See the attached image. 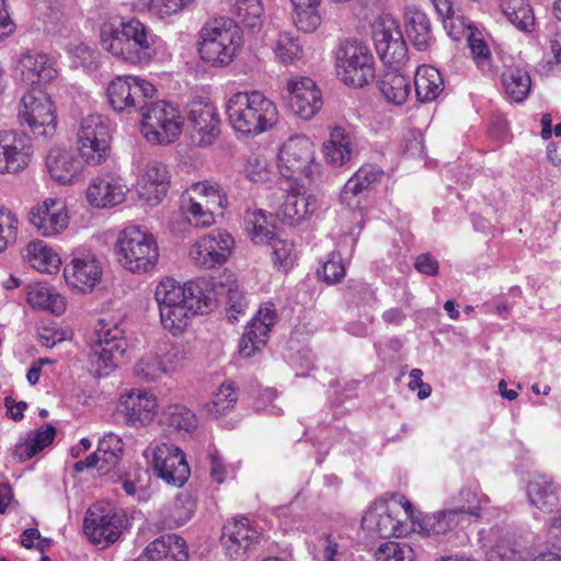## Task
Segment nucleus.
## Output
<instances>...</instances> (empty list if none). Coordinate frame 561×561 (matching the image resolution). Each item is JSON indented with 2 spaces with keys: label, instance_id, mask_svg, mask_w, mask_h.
<instances>
[{
  "label": "nucleus",
  "instance_id": "1",
  "mask_svg": "<svg viewBox=\"0 0 561 561\" xmlns=\"http://www.w3.org/2000/svg\"><path fill=\"white\" fill-rule=\"evenodd\" d=\"M154 299L163 329L178 335L188 325L193 316L211 310L216 304V293L206 278L182 285L174 278L164 277L156 286Z\"/></svg>",
  "mask_w": 561,
  "mask_h": 561
},
{
  "label": "nucleus",
  "instance_id": "2",
  "mask_svg": "<svg viewBox=\"0 0 561 561\" xmlns=\"http://www.w3.org/2000/svg\"><path fill=\"white\" fill-rule=\"evenodd\" d=\"M161 39L139 19L108 22L101 27V45L114 57L131 65H148L157 55Z\"/></svg>",
  "mask_w": 561,
  "mask_h": 561
},
{
  "label": "nucleus",
  "instance_id": "3",
  "mask_svg": "<svg viewBox=\"0 0 561 561\" xmlns=\"http://www.w3.org/2000/svg\"><path fill=\"white\" fill-rule=\"evenodd\" d=\"M226 112L231 127L244 135H259L268 130L278 117L275 103L256 90L232 94Z\"/></svg>",
  "mask_w": 561,
  "mask_h": 561
},
{
  "label": "nucleus",
  "instance_id": "4",
  "mask_svg": "<svg viewBox=\"0 0 561 561\" xmlns=\"http://www.w3.org/2000/svg\"><path fill=\"white\" fill-rule=\"evenodd\" d=\"M115 254L122 267L133 274L152 271L160 256L153 234L139 226L126 227L118 233Z\"/></svg>",
  "mask_w": 561,
  "mask_h": 561
},
{
  "label": "nucleus",
  "instance_id": "5",
  "mask_svg": "<svg viewBox=\"0 0 561 561\" xmlns=\"http://www.w3.org/2000/svg\"><path fill=\"white\" fill-rule=\"evenodd\" d=\"M199 38L201 58L216 67L229 65L242 45L241 30L230 19L208 22L201 30Z\"/></svg>",
  "mask_w": 561,
  "mask_h": 561
},
{
  "label": "nucleus",
  "instance_id": "6",
  "mask_svg": "<svg viewBox=\"0 0 561 561\" xmlns=\"http://www.w3.org/2000/svg\"><path fill=\"white\" fill-rule=\"evenodd\" d=\"M278 170L284 178L318 182L322 165L316 158L314 144L305 136L290 137L278 151Z\"/></svg>",
  "mask_w": 561,
  "mask_h": 561
},
{
  "label": "nucleus",
  "instance_id": "7",
  "mask_svg": "<svg viewBox=\"0 0 561 561\" xmlns=\"http://www.w3.org/2000/svg\"><path fill=\"white\" fill-rule=\"evenodd\" d=\"M184 118L179 107L167 101L146 102L141 108V133L152 145H169L182 133Z\"/></svg>",
  "mask_w": 561,
  "mask_h": 561
},
{
  "label": "nucleus",
  "instance_id": "8",
  "mask_svg": "<svg viewBox=\"0 0 561 561\" xmlns=\"http://www.w3.org/2000/svg\"><path fill=\"white\" fill-rule=\"evenodd\" d=\"M337 75L341 80L362 88L375 78V60L368 46L356 38L343 41L336 51Z\"/></svg>",
  "mask_w": 561,
  "mask_h": 561
},
{
  "label": "nucleus",
  "instance_id": "9",
  "mask_svg": "<svg viewBox=\"0 0 561 561\" xmlns=\"http://www.w3.org/2000/svg\"><path fill=\"white\" fill-rule=\"evenodd\" d=\"M156 477L167 484L182 486L191 470L182 449L171 443L152 440L142 453Z\"/></svg>",
  "mask_w": 561,
  "mask_h": 561
},
{
  "label": "nucleus",
  "instance_id": "10",
  "mask_svg": "<svg viewBox=\"0 0 561 561\" xmlns=\"http://www.w3.org/2000/svg\"><path fill=\"white\" fill-rule=\"evenodd\" d=\"M95 334L98 340L92 346L90 362L98 376H107L124 358L127 342L123 329L104 319L99 320Z\"/></svg>",
  "mask_w": 561,
  "mask_h": 561
},
{
  "label": "nucleus",
  "instance_id": "11",
  "mask_svg": "<svg viewBox=\"0 0 561 561\" xmlns=\"http://www.w3.org/2000/svg\"><path fill=\"white\" fill-rule=\"evenodd\" d=\"M19 118L35 138H50L57 127V116L50 96L43 90H28L21 99Z\"/></svg>",
  "mask_w": 561,
  "mask_h": 561
},
{
  "label": "nucleus",
  "instance_id": "12",
  "mask_svg": "<svg viewBox=\"0 0 561 561\" xmlns=\"http://www.w3.org/2000/svg\"><path fill=\"white\" fill-rule=\"evenodd\" d=\"M111 124L102 115H89L81 121L78 131V150L85 163L98 165L106 160L110 151Z\"/></svg>",
  "mask_w": 561,
  "mask_h": 561
},
{
  "label": "nucleus",
  "instance_id": "13",
  "mask_svg": "<svg viewBox=\"0 0 561 561\" xmlns=\"http://www.w3.org/2000/svg\"><path fill=\"white\" fill-rule=\"evenodd\" d=\"M126 525L127 518L124 513L98 503L88 510L83 531L92 542L108 546L119 538Z\"/></svg>",
  "mask_w": 561,
  "mask_h": 561
},
{
  "label": "nucleus",
  "instance_id": "14",
  "mask_svg": "<svg viewBox=\"0 0 561 561\" xmlns=\"http://www.w3.org/2000/svg\"><path fill=\"white\" fill-rule=\"evenodd\" d=\"M156 88L149 81L136 76L116 77L107 87V99L116 112H130L141 108L148 99L156 94Z\"/></svg>",
  "mask_w": 561,
  "mask_h": 561
},
{
  "label": "nucleus",
  "instance_id": "15",
  "mask_svg": "<svg viewBox=\"0 0 561 561\" xmlns=\"http://www.w3.org/2000/svg\"><path fill=\"white\" fill-rule=\"evenodd\" d=\"M373 39L380 59L388 65H400L407 59V44L399 24L391 15L379 16L373 23Z\"/></svg>",
  "mask_w": 561,
  "mask_h": 561
},
{
  "label": "nucleus",
  "instance_id": "16",
  "mask_svg": "<svg viewBox=\"0 0 561 561\" xmlns=\"http://www.w3.org/2000/svg\"><path fill=\"white\" fill-rule=\"evenodd\" d=\"M234 240L225 230H214L199 238L190 250L192 262L203 268L222 265L231 254Z\"/></svg>",
  "mask_w": 561,
  "mask_h": 561
},
{
  "label": "nucleus",
  "instance_id": "17",
  "mask_svg": "<svg viewBox=\"0 0 561 561\" xmlns=\"http://www.w3.org/2000/svg\"><path fill=\"white\" fill-rule=\"evenodd\" d=\"M157 410L156 396L139 389L123 394L117 405L125 425L137 430L148 426L157 416Z\"/></svg>",
  "mask_w": 561,
  "mask_h": 561
},
{
  "label": "nucleus",
  "instance_id": "18",
  "mask_svg": "<svg viewBox=\"0 0 561 561\" xmlns=\"http://www.w3.org/2000/svg\"><path fill=\"white\" fill-rule=\"evenodd\" d=\"M33 147L24 134L0 131V174L18 173L31 162Z\"/></svg>",
  "mask_w": 561,
  "mask_h": 561
},
{
  "label": "nucleus",
  "instance_id": "19",
  "mask_svg": "<svg viewBox=\"0 0 561 561\" xmlns=\"http://www.w3.org/2000/svg\"><path fill=\"white\" fill-rule=\"evenodd\" d=\"M170 179L165 164L154 160L148 161L138 167L136 192L148 204L158 205L167 195Z\"/></svg>",
  "mask_w": 561,
  "mask_h": 561
},
{
  "label": "nucleus",
  "instance_id": "20",
  "mask_svg": "<svg viewBox=\"0 0 561 561\" xmlns=\"http://www.w3.org/2000/svg\"><path fill=\"white\" fill-rule=\"evenodd\" d=\"M20 81L30 90H43L58 76L55 60L46 54L27 51L18 62Z\"/></svg>",
  "mask_w": 561,
  "mask_h": 561
},
{
  "label": "nucleus",
  "instance_id": "21",
  "mask_svg": "<svg viewBox=\"0 0 561 561\" xmlns=\"http://www.w3.org/2000/svg\"><path fill=\"white\" fill-rule=\"evenodd\" d=\"M362 527L371 537H404L409 533L405 523L394 516L393 508L383 501L373 503L362 519Z\"/></svg>",
  "mask_w": 561,
  "mask_h": 561
},
{
  "label": "nucleus",
  "instance_id": "22",
  "mask_svg": "<svg viewBox=\"0 0 561 561\" xmlns=\"http://www.w3.org/2000/svg\"><path fill=\"white\" fill-rule=\"evenodd\" d=\"M288 105L294 115L310 119L322 107V93L314 81L301 77L287 82Z\"/></svg>",
  "mask_w": 561,
  "mask_h": 561
},
{
  "label": "nucleus",
  "instance_id": "23",
  "mask_svg": "<svg viewBox=\"0 0 561 561\" xmlns=\"http://www.w3.org/2000/svg\"><path fill=\"white\" fill-rule=\"evenodd\" d=\"M30 221L37 232L44 237L60 234L69 224L66 204L58 198H47L33 207Z\"/></svg>",
  "mask_w": 561,
  "mask_h": 561
},
{
  "label": "nucleus",
  "instance_id": "24",
  "mask_svg": "<svg viewBox=\"0 0 561 561\" xmlns=\"http://www.w3.org/2000/svg\"><path fill=\"white\" fill-rule=\"evenodd\" d=\"M191 139L199 147L211 146L220 134V118L210 103H193L188 111Z\"/></svg>",
  "mask_w": 561,
  "mask_h": 561
},
{
  "label": "nucleus",
  "instance_id": "25",
  "mask_svg": "<svg viewBox=\"0 0 561 561\" xmlns=\"http://www.w3.org/2000/svg\"><path fill=\"white\" fill-rule=\"evenodd\" d=\"M260 537V533L251 526L247 517L232 518L224 525L221 545L226 554L237 560L252 549Z\"/></svg>",
  "mask_w": 561,
  "mask_h": 561
},
{
  "label": "nucleus",
  "instance_id": "26",
  "mask_svg": "<svg viewBox=\"0 0 561 561\" xmlns=\"http://www.w3.org/2000/svg\"><path fill=\"white\" fill-rule=\"evenodd\" d=\"M275 322L276 311L274 307L272 305L261 307L240 339V356L249 358L260 352L265 346Z\"/></svg>",
  "mask_w": 561,
  "mask_h": 561
},
{
  "label": "nucleus",
  "instance_id": "27",
  "mask_svg": "<svg viewBox=\"0 0 561 561\" xmlns=\"http://www.w3.org/2000/svg\"><path fill=\"white\" fill-rule=\"evenodd\" d=\"M383 171L376 164L362 165L343 186L340 199L348 208H357L360 197L370 192L380 183Z\"/></svg>",
  "mask_w": 561,
  "mask_h": 561
},
{
  "label": "nucleus",
  "instance_id": "28",
  "mask_svg": "<svg viewBox=\"0 0 561 561\" xmlns=\"http://www.w3.org/2000/svg\"><path fill=\"white\" fill-rule=\"evenodd\" d=\"M357 149L356 136L345 127H330L329 138L322 145L325 162L332 168H341L351 162Z\"/></svg>",
  "mask_w": 561,
  "mask_h": 561
},
{
  "label": "nucleus",
  "instance_id": "29",
  "mask_svg": "<svg viewBox=\"0 0 561 561\" xmlns=\"http://www.w3.org/2000/svg\"><path fill=\"white\" fill-rule=\"evenodd\" d=\"M319 198L301 188L289 191L282 204L277 216L289 226H299L319 209Z\"/></svg>",
  "mask_w": 561,
  "mask_h": 561
},
{
  "label": "nucleus",
  "instance_id": "30",
  "mask_svg": "<svg viewBox=\"0 0 561 561\" xmlns=\"http://www.w3.org/2000/svg\"><path fill=\"white\" fill-rule=\"evenodd\" d=\"M67 284L81 293L92 290L101 280L102 267L93 256L75 257L64 268Z\"/></svg>",
  "mask_w": 561,
  "mask_h": 561
},
{
  "label": "nucleus",
  "instance_id": "31",
  "mask_svg": "<svg viewBox=\"0 0 561 561\" xmlns=\"http://www.w3.org/2000/svg\"><path fill=\"white\" fill-rule=\"evenodd\" d=\"M142 561H187L186 541L176 534H165L151 541L141 554Z\"/></svg>",
  "mask_w": 561,
  "mask_h": 561
},
{
  "label": "nucleus",
  "instance_id": "32",
  "mask_svg": "<svg viewBox=\"0 0 561 561\" xmlns=\"http://www.w3.org/2000/svg\"><path fill=\"white\" fill-rule=\"evenodd\" d=\"M501 84L507 99L513 102H523L531 89V79L528 70L519 62L511 58L503 60Z\"/></svg>",
  "mask_w": 561,
  "mask_h": 561
},
{
  "label": "nucleus",
  "instance_id": "33",
  "mask_svg": "<svg viewBox=\"0 0 561 561\" xmlns=\"http://www.w3.org/2000/svg\"><path fill=\"white\" fill-rule=\"evenodd\" d=\"M46 167L51 179L60 184H72L80 178L81 161L67 149L53 148L47 158Z\"/></svg>",
  "mask_w": 561,
  "mask_h": 561
},
{
  "label": "nucleus",
  "instance_id": "34",
  "mask_svg": "<svg viewBox=\"0 0 561 561\" xmlns=\"http://www.w3.org/2000/svg\"><path fill=\"white\" fill-rule=\"evenodd\" d=\"M125 186L112 176L96 178L87 190V198L99 208L114 207L125 199Z\"/></svg>",
  "mask_w": 561,
  "mask_h": 561
},
{
  "label": "nucleus",
  "instance_id": "35",
  "mask_svg": "<svg viewBox=\"0 0 561 561\" xmlns=\"http://www.w3.org/2000/svg\"><path fill=\"white\" fill-rule=\"evenodd\" d=\"M529 503L543 513H553L561 510V485L539 478L527 485Z\"/></svg>",
  "mask_w": 561,
  "mask_h": 561
},
{
  "label": "nucleus",
  "instance_id": "36",
  "mask_svg": "<svg viewBox=\"0 0 561 561\" xmlns=\"http://www.w3.org/2000/svg\"><path fill=\"white\" fill-rule=\"evenodd\" d=\"M404 24L412 45L417 50H426L434 39L427 15L416 7H409L404 12Z\"/></svg>",
  "mask_w": 561,
  "mask_h": 561
},
{
  "label": "nucleus",
  "instance_id": "37",
  "mask_svg": "<svg viewBox=\"0 0 561 561\" xmlns=\"http://www.w3.org/2000/svg\"><path fill=\"white\" fill-rule=\"evenodd\" d=\"M415 94L420 102H433L444 90L440 72L427 65L417 67L414 76Z\"/></svg>",
  "mask_w": 561,
  "mask_h": 561
},
{
  "label": "nucleus",
  "instance_id": "38",
  "mask_svg": "<svg viewBox=\"0 0 561 561\" xmlns=\"http://www.w3.org/2000/svg\"><path fill=\"white\" fill-rule=\"evenodd\" d=\"M462 520L463 518L455 507L443 510L422 518L417 523L419 531L425 537L445 535L456 529Z\"/></svg>",
  "mask_w": 561,
  "mask_h": 561
},
{
  "label": "nucleus",
  "instance_id": "39",
  "mask_svg": "<svg viewBox=\"0 0 561 561\" xmlns=\"http://www.w3.org/2000/svg\"><path fill=\"white\" fill-rule=\"evenodd\" d=\"M186 201L203 203L208 208L225 209L228 205V199L222 187L215 182L203 181L193 183L187 190L185 195Z\"/></svg>",
  "mask_w": 561,
  "mask_h": 561
},
{
  "label": "nucleus",
  "instance_id": "40",
  "mask_svg": "<svg viewBox=\"0 0 561 561\" xmlns=\"http://www.w3.org/2000/svg\"><path fill=\"white\" fill-rule=\"evenodd\" d=\"M24 259L41 273L51 274L58 271L61 260L44 241L30 242L24 251Z\"/></svg>",
  "mask_w": 561,
  "mask_h": 561
},
{
  "label": "nucleus",
  "instance_id": "41",
  "mask_svg": "<svg viewBox=\"0 0 561 561\" xmlns=\"http://www.w3.org/2000/svg\"><path fill=\"white\" fill-rule=\"evenodd\" d=\"M231 11L239 22L252 33L261 31L264 24V8L261 0H229Z\"/></svg>",
  "mask_w": 561,
  "mask_h": 561
},
{
  "label": "nucleus",
  "instance_id": "42",
  "mask_svg": "<svg viewBox=\"0 0 561 561\" xmlns=\"http://www.w3.org/2000/svg\"><path fill=\"white\" fill-rule=\"evenodd\" d=\"M290 2L294 9V22L300 31L312 33L321 25V0H290Z\"/></svg>",
  "mask_w": 561,
  "mask_h": 561
},
{
  "label": "nucleus",
  "instance_id": "43",
  "mask_svg": "<svg viewBox=\"0 0 561 561\" xmlns=\"http://www.w3.org/2000/svg\"><path fill=\"white\" fill-rule=\"evenodd\" d=\"M275 59L285 66L294 65L302 58L304 47L298 36L282 32L272 44Z\"/></svg>",
  "mask_w": 561,
  "mask_h": 561
},
{
  "label": "nucleus",
  "instance_id": "44",
  "mask_svg": "<svg viewBox=\"0 0 561 561\" xmlns=\"http://www.w3.org/2000/svg\"><path fill=\"white\" fill-rule=\"evenodd\" d=\"M27 302L35 309L60 314L66 308L65 299L47 285L36 284L27 293Z\"/></svg>",
  "mask_w": 561,
  "mask_h": 561
},
{
  "label": "nucleus",
  "instance_id": "45",
  "mask_svg": "<svg viewBox=\"0 0 561 561\" xmlns=\"http://www.w3.org/2000/svg\"><path fill=\"white\" fill-rule=\"evenodd\" d=\"M379 90L387 102L403 104L410 94V80L398 72H387L379 81Z\"/></svg>",
  "mask_w": 561,
  "mask_h": 561
},
{
  "label": "nucleus",
  "instance_id": "46",
  "mask_svg": "<svg viewBox=\"0 0 561 561\" xmlns=\"http://www.w3.org/2000/svg\"><path fill=\"white\" fill-rule=\"evenodd\" d=\"M162 422L169 431L188 434L197 427V419L193 411L183 405H170L162 413Z\"/></svg>",
  "mask_w": 561,
  "mask_h": 561
},
{
  "label": "nucleus",
  "instance_id": "47",
  "mask_svg": "<svg viewBox=\"0 0 561 561\" xmlns=\"http://www.w3.org/2000/svg\"><path fill=\"white\" fill-rule=\"evenodd\" d=\"M239 399L238 388L232 381H225L214 393L213 399L205 404L206 412L219 419L230 412Z\"/></svg>",
  "mask_w": 561,
  "mask_h": 561
},
{
  "label": "nucleus",
  "instance_id": "48",
  "mask_svg": "<svg viewBox=\"0 0 561 561\" xmlns=\"http://www.w3.org/2000/svg\"><path fill=\"white\" fill-rule=\"evenodd\" d=\"M98 450L101 454L100 473L107 474L111 469L116 468L119 463L124 450V443L119 436L110 433L100 439Z\"/></svg>",
  "mask_w": 561,
  "mask_h": 561
},
{
  "label": "nucleus",
  "instance_id": "49",
  "mask_svg": "<svg viewBox=\"0 0 561 561\" xmlns=\"http://www.w3.org/2000/svg\"><path fill=\"white\" fill-rule=\"evenodd\" d=\"M56 430L51 424H46L38 428L24 443L15 447V455L21 460H27L42 451L46 446L53 443Z\"/></svg>",
  "mask_w": 561,
  "mask_h": 561
},
{
  "label": "nucleus",
  "instance_id": "50",
  "mask_svg": "<svg viewBox=\"0 0 561 561\" xmlns=\"http://www.w3.org/2000/svg\"><path fill=\"white\" fill-rule=\"evenodd\" d=\"M244 230L250 239L257 244L270 242L274 232L267 225L265 213L259 208H249L244 215Z\"/></svg>",
  "mask_w": 561,
  "mask_h": 561
},
{
  "label": "nucleus",
  "instance_id": "51",
  "mask_svg": "<svg viewBox=\"0 0 561 561\" xmlns=\"http://www.w3.org/2000/svg\"><path fill=\"white\" fill-rule=\"evenodd\" d=\"M150 476L147 470L137 469L127 474H121L118 482L128 496L136 501H147L150 496L149 492Z\"/></svg>",
  "mask_w": 561,
  "mask_h": 561
},
{
  "label": "nucleus",
  "instance_id": "52",
  "mask_svg": "<svg viewBox=\"0 0 561 561\" xmlns=\"http://www.w3.org/2000/svg\"><path fill=\"white\" fill-rule=\"evenodd\" d=\"M459 505L455 507L462 518L466 515L479 518L485 505L489 503V497L474 488H463L457 497Z\"/></svg>",
  "mask_w": 561,
  "mask_h": 561
},
{
  "label": "nucleus",
  "instance_id": "53",
  "mask_svg": "<svg viewBox=\"0 0 561 561\" xmlns=\"http://www.w3.org/2000/svg\"><path fill=\"white\" fill-rule=\"evenodd\" d=\"M182 209L186 214L191 225L198 228L210 227L215 222V211L219 208H208L203 203L188 202L182 198Z\"/></svg>",
  "mask_w": 561,
  "mask_h": 561
},
{
  "label": "nucleus",
  "instance_id": "54",
  "mask_svg": "<svg viewBox=\"0 0 561 561\" xmlns=\"http://www.w3.org/2000/svg\"><path fill=\"white\" fill-rule=\"evenodd\" d=\"M135 376L141 381H153L167 373L162 359L156 354H146L135 365Z\"/></svg>",
  "mask_w": 561,
  "mask_h": 561
},
{
  "label": "nucleus",
  "instance_id": "55",
  "mask_svg": "<svg viewBox=\"0 0 561 561\" xmlns=\"http://www.w3.org/2000/svg\"><path fill=\"white\" fill-rule=\"evenodd\" d=\"M19 218L11 209L0 207V253L18 238Z\"/></svg>",
  "mask_w": 561,
  "mask_h": 561
},
{
  "label": "nucleus",
  "instance_id": "56",
  "mask_svg": "<svg viewBox=\"0 0 561 561\" xmlns=\"http://www.w3.org/2000/svg\"><path fill=\"white\" fill-rule=\"evenodd\" d=\"M377 561H414V550L408 543L388 541L376 552Z\"/></svg>",
  "mask_w": 561,
  "mask_h": 561
},
{
  "label": "nucleus",
  "instance_id": "57",
  "mask_svg": "<svg viewBox=\"0 0 561 561\" xmlns=\"http://www.w3.org/2000/svg\"><path fill=\"white\" fill-rule=\"evenodd\" d=\"M268 243L272 248V260L275 266L284 271L289 270L295 261L294 243L289 240L275 238L274 236Z\"/></svg>",
  "mask_w": 561,
  "mask_h": 561
},
{
  "label": "nucleus",
  "instance_id": "58",
  "mask_svg": "<svg viewBox=\"0 0 561 561\" xmlns=\"http://www.w3.org/2000/svg\"><path fill=\"white\" fill-rule=\"evenodd\" d=\"M195 0H149L148 10L158 19H165L185 10Z\"/></svg>",
  "mask_w": 561,
  "mask_h": 561
},
{
  "label": "nucleus",
  "instance_id": "59",
  "mask_svg": "<svg viewBox=\"0 0 561 561\" xmlns=\"http://www.w3.org/2000/svg\"><path fill=\"white\" fill-rule=\"evenodd\" d=\"M188 359V351L184 344H174L163 355L167 373L174 371Z\"/></svg>",
  "mask_w": 561,
  "mask_h": 561
},
{
  "label": "nucleus",
  "instance_id": "60",
  "mask_svg": "<svg viewBox=\"0 0 561 561\" xmlns=\"http://www.w3.org/2000/svg\"><path fill=\"white\" fill-rule=\"evenodd\" d=\"M245 176L254 183H263L268 179V170L265 160L259 157H250L244 165Z\"/></svg>",
  "mask_w": 561,
  "mask_h": 561
},
{
  "label": "nucleus",
  "instance_id": "61",
  "mask_svg": "<svg viewBox=\"0 0 561 561\" xmlns=\"http://www.w3.org/2000/svg\"><path fill=\"white\" fill-rule=\"evenodd\" d=\"M227 318L232 323L238 320V314H241L245 311L248 302L241 291L236 288H229L227 290Z\"/></svg>",
  "mask_w": 561,
  "mask_h": 561
},
{
  "label": "nucleus",
  "instance_id": "62",
  "mask_svg": "<svg viewBox=\"0 0 561 561\" xmlns=\"http://www.w3.org/2000/svg\"><path fill=\"white\" fill-rule=\"evenodd\" d=\"M323 279L329 284L340 282L345 275V267L339 254L332 253L322 266Z\"/></svg>",
  "mask_w": 561,
  "mask_h": 561
},
{
  "label": "nucleus",
  "instance_id": "63",
  "mask_svg": "<svg viewBox=\"0 0 561 561\" xmlns=\"http://www.w3.org/2000/svg\"><path fill=\"white\" fill-rule=\"evenodd\" d=\"M34 14L44 24L54 23L59 14V7L56 0H33Z\"/></svg>",
  "mask_w": 561,
  "mask_h": 561
},
{
  "label": "nucleus",
  "instance_id": "64",
  "mask_svg": "<svg viewBox=\"0 0 561 561\" xmlns=\"http://www.w3.org/2000/svg\"><path fill=\"white\" fill-rule=\"evenodd\" d=\"M471 54L478 67L485 69L490 66V50L485 42L481 38L470 36L468 38Z\"/></svg>",
  "mask_w": 561,
  "mask_h": 561
}]
</instances>
